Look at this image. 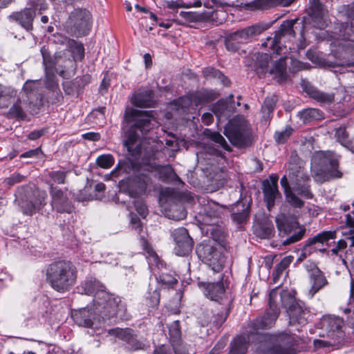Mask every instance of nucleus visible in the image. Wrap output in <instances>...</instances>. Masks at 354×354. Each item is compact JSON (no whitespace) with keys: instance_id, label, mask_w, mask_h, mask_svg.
I'll return each instance as SVG.
<instances>
[{"instance_id":"1","label":"nucleus","mask_w":354,"mask_h":354,"mask_svg":"<svg viewBox=\"0 0 354 354\" xmlns=\"http://www.w3.org/2000/svg\"><path fill=\"white\" fill-rule=\"evenodd\" d=\"M279 300L287 308L290 324L305 325L308 322L309 312L295 301L290 292L284 290L279 295L278 289H272L269 294V309L263 317L250 324L246 330L249 341L257 336L255 339L260 344L257 349L264 354H290L292 346L291 337L286 334L270 335L261 331L274 325L279 314Z\"/></svg>"},{"instance_id":"2","label":"nucleus","mask_w":354,"mask_h":354,"mask_svg":"<svg viewBox=\"0 0 354 354\" xmlns=\"http://www.w3.org/2000/svg\"><path fill=\"white\" fill-rule=\"evenodd\" d=\"M41 88V82L39 80H27L8 114L12 118L24 119L26 112L32 113L39 109L43 105V96L39 92Z\"/></svg>"},{"instance_id":"3","label":"nucleus","mask_w":354,"mask_h":354,"mask_svg":"<svg viewBox=\"0 0 354 354\" xmlns=\"http://www.w3.org/2000/svg\"><path fill=\"white\" fill-rule=\"evenodd\" d=\"M153 111H142L133 109H127L125 111V119L127 122H133L127 133V138L123 145L132 155L139 151L137 142L145 136L151 129Z\"/></svg>"},{"instance_id":"4","label":"nucleus","mask_w":354,"mask_h":354,"mask_svg":"<svg viewBox=\"0 0 354 354\" xmlns=\"http://www.w3.org/2000/svg\"><path fill=\"white\" fill-rule=\"evenodd\" d=\"M46 277L47 282L54 290L66 292L76 282L77 269L71 261L59 260L47 266Z\"/></svg>"},{"instance_id":"5","label":"nucleus","mask_w":354,"mask_h":354,"mask_svg":"<svg viewBox=\"0 0 354 354\" xmlns=\"http://www.w3.org/2000/svg\"><path fill=\"white\" fill-rule=\"evenodd\" d=\"M339 156L332 151H316L311 159V171L314 180L319 183L332 178H339L342 173L338 170Z\"/></svg>"},{"instance_id":"6","label":"nucleus","mask_w":354,"mask_h":354,"mask_svg":"<svg viewBox=\"0 0 354 354\" xmlns=\"http://www.w3.org/2000/svg\"><path fill=\"white\" fill-rule=\"evenodd\" d=\"M310 178L304 171L303 162L297 154L292 153L290 156L288 168V183L291 189L306 198H311L313 194L310 190Z\"/></svg>"},{"instance_id":"7","label":"nucleus","mask_w":354,"mask_h":354,"mask_svg":"<svg viewBox=\"0 0 354 354\" xmlns=\"http://www.w3.org/2000/svg\"><path fill=\"white\" fill-rule=\"evenodd\" d=\"M46 198L44 192L26 187L17 191L15 202L24 214L31 216L46 205Z\"/></svg>"},{"instance_id":"8","label":"nucleus","mask_w":354,"mask_h":354,"mask_svg":"<svg viewBox=\"0 0 354 354\" xmlns=\"http://www.w3.org/2000/svg\"><path fill=\"white\" fill-rule=\"evenodd\" d=\"M203 205V212L201 214V221L205 225L210 226V228L207 230V232L211 233L215 241H219L223 236L224 232L222 227L218 225V223L226 211V207L213 201H207Z\"/></svg>"},{"instance_id":"9","label":"nucleus","mask_w":354,"mask_h":354,"mask_svg":"<svg viewBox=\"0 0 354 354\" xmlns=\"http://www.w3.org/2000/svg\"><path fill=\"white\" fill-rule=\"evenodd\" d=\"M225 135L230 142L239 148L248 145L250 142L249 129L243 115H237L229 120L225 128Z\"/></svg>"},{"instance_id":"10","label":"nucleus","mask_w":354,"mask_h":354,"mask_svg":"<svg viewBox=\"0 0 354 354\" xmlns=\"http://www.w3.org/2000/svg\"><path fill=\"white\" fill-rule=\"evenodd\" d=\"M92 26V16L88 10L75 9L66 22V31L72 35L82 37L88 34Z\"/></svg>"},{"instance_id":"11","label":"nucleus","mask_w":354,"mask_h":354,"mask_svg":"<svg viewBox=\"0 0 354 354\" xmlns=\"http://www.w3.org/2000/svg\"><path fill=\"white\" fill-rule=\"evenodd\" d=\"M297 19L284 21L274 32V37H268L262 43V46L272 49L277 55L286 53L283 52V48L280 46L282 41L286 42L295 37L294 25L297 23Z\"/></svg>"},{"instance_id":"12","label":"nucleus","mask_w":354,"mask_h":354,"mask_svg":"<svg viewBox=\"0 0 354 354\" xmlns=\"http://www.w3.org/2000/svg\"><path fill=\"white\" fill-rule=\"evenodd\" d=\"M94 311L99 313L103 319H110L116 315L120 299L105 290L97 292L93 299Z\"/></svg>"},{"instance_id":"13","label":"nucleus","mask_w":354,"mask_h":354,"mask_svg":"<svg viewBox=\"0 0 354 354\" xmlns=\"http://www.w3.org/2000/svg\"><path fill=\"white\" fill-rule=\"evenodd\" d=\"M276 223L281 236H283L282 234H283V235H288L295 230H297L283 241L284 245H290L299 241L304 235V229H297L299 223L295 217L280 214L276 217Z\"/></svg>"},{"instance_id":"14","label":"nucleus","mask_w":354,"mask_h":354,"mask_svg":"<svg viewBox=\"0 0 354 354\" xmlns=\"http://www.w3.org/2000/svg\"><path fill=\"white\" fill-rule=\"evenodd\" d=\"M196 252L199 258L211 267L214 272H219L222 270L225 261L214 246L209 243L199 245L196 247Z\"/></svg>"},{"instance_id":"15","label":"nucleus","mask_w":354,"mask_h":354,"mask_svg":"<svg viewBox=\"0 0 354 354\" xmlns=\"http://www.w3.org/2000/svg\"><path fill=\"white\" fill-rule=\"evenodd\" d=\"M218 96V93L213 90H203L196 93H190L187 95L179 98L176 104L184 112L189 110V108L194 107L212 101Z\"/></svg>"},{"instance_id":"16","label":"nucleus","mask_w":354,"mask_h":354,"mask_svg":"<svg viewBox=\"0 0 354 354\" xmlns=\"http://www.w3.org/2000/svg\"><path fill=\"white\" fill-rule=\"evenodd\" d=\"M49 193L51 198L50 205L53 210L62 214H71L73 211L74 207L68 198L67 189L62 190L50 184Z\"/></svg>"},{"instance_id":"17","label":"nucleus","mask_w":354,"mask_h":354,"mask_svg":"<svg viewBox=\"0 0 354 354\" xmlns=\"http://www.w3.org/2000/svg\"><path fill=\"white\" fill-rule=\"evenodd\" d=\"M150 181L151 179L147 174L142 170L137 171V173L129 177L126 182L129 196L136 198L145 194Z\"/></svg>"},{"instance_id":"18","label":"nucleus","mask_w":354,"mask_h":354,"mask_svg":"<svg viewBox=\"0 0 354 354\" xmlns=\"http://www.w3.org/2000/svg\"><path fill=\"white\" fill-rule=\"evenodd\" d=\"M308 14L315 27L324 29L328 24V10L320 0H310Z\"/></svg>"},{"instance_id":"19","label":"nucleus","mask_w":354,"mask_h":354,"mask_svg":"<svg viewBox=\"0 0 354 354\" xmlns=\"http://www.w3.org/2000/svg\"><path fill=\"white\" fill-rule=\"evenodd\" d=\"M173 237L176 243L174 250L177 255L185 256L192 251L193 241L185 228L176 229L173 232Z\"/></svg>"},{"instance_id":"20","label":"nucleus","mask_w":354,"mask_h":354,"mask_svg":"<svg viewBox=\"0 0 354 354\" xmlns=\"http://www.w3.org/2000/svg\"><path fill=\"white\" fill-rule=\"evenodd\" d=\"M268 28L269 25L268 24L259 22L237 30L232 33L234 35V37L238 39L239 43L246 44L251 41L253 37L261 35Z\"/></svg>"},{"instance_id":"21","label":"nucleus","mask_w":354,"mask_h":354,"mask_svg":"<svg viewBox=\"0 0 354 354\" xmlns=\"http://www.w3.org/2000/svg\"><path fill=\"white\" fill-rule=\"evenodd\" d=\"M278 176L271 175L270 180H266L263 183V192L264 200L267 203V207L270 209L274 204V200L280 196V193L277 186Z\"/></svg>"},{"instance_id":"22","label":"nucleus","mask_w":354,"mask_h":354,"mask_svg":"<svg viewBox=\"0 0 354 354\" xmlns=\"http://www.w3.org/2000/svg\"><path fill=\"white\" fill-rule=\"evenodd\" d=\"M335 232L332 231H324L314 237L308 239V242L305 245L306 251L308 252V254H311L315 251L324 252L325 249L322 248L320 245H323L324 242L333 239L335 238Z\"/></svg>"},{"instance_id":"23","label":"nucleus","mask_w":354,"mask_h":354,"mask_svg":"<svg viewBox=\"0 0 354 354\" xmlns=\"http://www.w3.org/2000/svg\"><path fill=\"white\" fill-rule=\"evenodd\" d=\"M308 272L311 285L308 294L310 297H313L315 293L328 283V281L322 272L315 265H312V268Z\"/></svg>"},{"instance_id":"24","label":"nucleus","mask_w":354,"mask_h":354,"mask_svg":"<svg viewBox=\"0 0 354 354\" xmlns=\"http://www.w3.org/2000/svg\"><path fill=\"white\" fill-rule=\"evenodd\" d=\"M35 17V11L33 8H24V10L14 12L10 16V19L27 30L32 29V21Z\"/></svg>"},{"instance_id":"25","label":"nucleus","mask_w":354,"mask_h":354,"mask_svg":"<svg viewBox=\"0 0 354 354\" xmlns=\"http://www.w3.org/2000/svg\"><path fill=\"white\" fill-rule=\"evenodd\" d=\"M212 111L221 122L228 120L234 113V108L228 105L225 100H218L212 108Z\"/></svg>"},{"instance_id":"26","label":"nucleus","mask_w":354,"mask_h":354,"mask_svg":"<svg viewBox=\"0 0 354 354\" xmlns=\"http://www.w3.org/2000/svg\"><path fill=\"white\" fill-rule=\"evenodd\" d=\"M281 185L283 188L284 193L287 201L294 207L301 208L304 206V203L291 189L290 184L288 181V177L283 176L281 179Z\"/></svg>"},{"instance_id":"27","label":"nucleus","mask_w":354,"mask_h":354,"mask_svg":"<svg viewBox=\"0 0 354 354\" xmlns=\"http://www.w3.org/2000/svg\"><path fill=\"white\" fill-rule=\"evenodd\" d=\"M269 73L277 82L285 81L287 78L286 57H281L277 62H275L273 66L269 70Z\"/></svg>"},{"instance_id":"28","label":"nucleus","mask_w":354,"mask_h":354,"mask_svg":"<svg viewBox=\"0 0 354 354\" xmlns=\"http://www.w3.org/2000/svg\"><path fill=\"white\" fill-rule=\"evenodd\" d=\"M153 95L151 91L135 94L131 100L132 104L138 107H151L153 104Z\"/></svg>"},{"instance_id":"29","label":"nucleus","mask_w":354,"mask_h":354,"mask_svg":"<svg viewBox=\"0 0 354 354\" xmlns=\"http://www.w3.org/2000/svg\"><path fill=\"white\" fill-rule=\"evenodd\" d=\"M224 294L225 288L223 283L218 282L207 284L205 295L211 300L218 301L219 299H222Z\"/></svg>"},{"instance_id":"30","label":"nucleus","mask_w":354,"mask_h":354,"mask_svg":"<svg viewBox=\"0 0 354 354\" xmlns=\"http://www.w3.org/2000/svg\"><path fill=\"white\" fill-rule=\"evenodd\" d=\"M279 0H254L246 6L252 11H262L279 6Z\"/></svg>"},{"instance_id":"31","label":"nucleus","mask_w":354,"mask_h":354,"mask_svg":"<svg viewBox=\"0 0 354 354\" xmlns=\"http://www.w3.org/2000/svg\"><path fill=\"white\" fill-rule=\"evenodd\" d=\"M306 91L310 97L320 103L328 104L334 100L333 94L325 93L312 86L306 87Z\"/></svg>"},{"instance_id":"32","label":"nucleus","mask_w":354,"mask_h":354,"mask_svg":"<svg viewBox=\"0 0 354 354\" xmlns=\"http://www.w3.org/2000/svg\"><path fill=\"white\" fill-rule=\"evenodd\" d=\"M61 42L62 44L66 43L68 45L75 60H82L83 59L84 48L82 44L66 37H62Z\"/></svg>"},{"instance_id":"33","label":"nucleus","mask_w":354,"mask_h":354,"mask_svg":"<svg viewBox=\"0 0 354 354\" xmlns=\"http://www.w3.org/2000/svg\"><path fill=\"white\" fill-rule=\"evenodd\" d=\"M273 229V225L270 222L266 221L254 226V233L261 239H266L272 236Z\"/></svg>"},{"instance_id":"34","label":"nucleus","mask_w":354,"mask_h":354,"mask_svg":"<svg viewBox=\"0 0 354 354\" xmlns=\"http://www.w3.org/2000/svg\"><path fill=\"white\" fill-rule=\"evenodd\" d=\"M201 6V0H193L187 3H185L182 0L165 1V6L172 10H178L179 8L200 7Z\"/></svg>"},{"instance_id":"35","label":"nucleus","mask_w":354,"mask_h":354,"mask_svg":"<svg viewBox=\"0 0 354 354\" xmlns=\"http://www.w3.org/2000/svg\"><path fill=\"white\" fill-rule=\"evenodd\" d=\"M104 286L95 279L86 281L82 286L84 292L86 295L95 294L94 298L95 297L97 292L104 290Z\"/></svg>"},{"instance_id":"36","label":"nucleus","mask_w":354,"mask_h":354,"mask_svg":"<svg viewBox=\"0 0 354 354\" xmlns=\"http://www.w3.org/2000/svg\"><path fill=\"white\" fill-rule=\"evenodd\" d=\"M248 351V342L245 337H238L232 344L229 354H245Z\"/></svg>"},{"instance_id":"37","label":"nucleus","mask_w":354,"mask_h":354,"mask_svg":"<svg viewBox=\"0 0 354 354\" xmlns=\"http://www.w3.org/2000/svg\"><path fill=\"white\" fill-rule=\"evenodd\" d=\"M75 322L84 327L89 328L93 326V320L88 310L84 309L75 316Z\"/></svg>"},{"instance_id":"38","label":"nucleus","mask_w":354,"mask_h":354,"mask_svg":"<svg viewBox=\"0 0 354 354\" xmlns=\"http://www.w3.org/2000/svg\"><path fill=\"white\" fill-rule=\"evenodd\" d=\"M292 262V259L289 257H284L277 266L274 272L273 273L272 280L274 283H277L279 278L283 274L286 269Z\"/></svg>"},{"instance_id":"39","label":"nucleus","mask_w":354,"mask_h":354,"mask_svg":"<svg viewBox=\"0 0 354 354\" xmlns=\"http://www.w3.org/2000/svg\"><path fill=\"white\" fill-rule=\"evenodd\" d=\"M230 311V307L228 306L222 308L218 310L217 313L212 317V323L216 326H221L227 319Z\"/></svg>"},{"instance_id":"40","label":"nucleus","mask_w":354,"mask_h":354,"mask_svg":"<svg viewBox=\"0 0 354 354\" xmlns=\"http://www.w3.org/2000/svg\"><path fill=\"white\" fill-rule=\"evenodd\" d=\"M205 135L211 140L218 144L224 149L227 151L231 150L230 147L228 145L225 138L219 133L207 130Z\"/></svg>"},{"instance_id":"41","label":"nucleus","mask_w":354,"mask_h":354,"mask_svg":"<svg viewBox=\"0 0 354 354\" xmlns=\"http://www.w3.org/2000/svg\"><path fill=\"white\" fill-rule=\"evenodd\" d=\"M299 116L304 122L311 120H318L321 117V113L316 109H306L299 113Z\"/></svg>"},{"instance_id":"42","label":"nucleus","mask_w":354,"mask_h":354,"mask_svg":"<svg viewBox=\"0 0 354 354\" xmlns=\"http://www.w3.org/2000/svg\"><path fill=\"white\" fill-rule=\"evenodd\" d=\"M109 333L111 335L115 336V337L126 342L127 343L128 342V341L130 339V338L133 335V331L129 328L122 329V328H116L110 330L109 331Z\"/></svg>"},{"instance_id":"43","label":"nucleus","mask_w":354,"mask_h":354,"mask_svg":"<svg viewBox=\"0 0 354 354\" xmlns=\"http://www.w3.org/2000/svg\"><path fill=\"white\" fill-rule=\"evenodd\" d=\"M46 78L44 81L45 87L50 91H55L58 88L56 75L53 70L45 71Z\"/></svg>"},{"instance_id":"44","label":"nucleus","mask_w":354,"mask_h":354,"mask_svg":"<svg viewBox=\"0 0 354 354\" xmlns=\"http://www.w3.org/2000/svg\"><path fill=\"white\" fill-rule=\"evenodd\" d=\"M277 102V98L274 96L267 97L265 99L263 102V105L262 106V112L263 113V116L266 118H269L270 114L272 113L274 109L275 104Z\"/></svg>"},{"instance_id":"45","label":"nucleus","mask_w":354,"mask_h":354,"mask_svg":"<svg viewBox=\"0 0 354 354\" xmlns=\"http://www.w3.org/2000/svg\"><path fill=\"white\" fill-rule=\"evenodd\" d=\"M114 162L115 160L111 154H103L99 156L96 159V164L103 169L111 167Z\"/></svg>"},{"instance_id":"46","label":"nucleus","mask_w":354,"mask_h":354,"mask_svg":"<svg viewBox=\"0 0 354 354\" xmlns=\"http://www.w3.org/2000/svg\"><path fill=\"white\" fill-rule=\"evenodd\" d=\"M128 348L132 351L144 350L146 348L145 341L143 339H138L137 335H133L127 342Z\"/></svg>"},{"instance_id":"47","label":"nucleus","mask_w":354,"mask_h":354,"mask_svg":"<svg viewBox=\"0 0 354 354\" xmlns=\"http://www.w3.org/2000/svg\"><path fill=\"white\" fill-rule=\"evenodd\" d=\"M293 129L290 127H286L284 129L276 131L274 139L279 144L284 143L292 133Z\"/></svg>"},{"instance_id":"48","label":"nucleus","mask_w":354,"mask_h":354,"mask_svg":"<svg viewBox=\"0 0 354 354\" xmlns=\"http://www.w3.org/2000/svg\"><path fill=\"white\" fill-rule=\"evenodd\" d=\"M270 59L271 56L268 53H259L257 55V65L262 70V72L266 73L268 71V64Z\"/></svg>"},{"instance_id":"49","label":"nucleus","mask_w":354,"mask_h":354,"mask_svg":"<svg viewBox=\"0 0 354 354\" xmlns=\"http://www.w3.org/2000/svg\"><path fill=\"white\" fill-rule=\"evenodd\" d=\"M241 44L232 32L225 38V47L229 51L236 52L239 48V44Z\"/></svg>"},{"instance_id":"50","label":"nucleus","mask_w":354,"mask_h":354,"mask_svg":"<svg viewBox=\"0 0 354 354\" xmlns=\"http://www.w3.org/2000/svg\"><path fill=\"white\" fill-rule=\"evenodd\" d=\"M160 281L166 288H172L178 282L177 279L170 273H162L160 275Z\"/></svg>"},{"instance_id":"51","label":"nucleus","mask_w":354,"mask_h":354,"mask_svg":"<svg viewBox=\"0 0 354 354\" xmlns=\"http://www.w3.org/2000/svg\"><path fill=\"white\" fill-rule=\"evenodd\" d=\"M335 136L337 140L344 146H346L349 143L348 133L344 127L336 129Z\"/></svg>"},{"instance_id":"52","label":"nucleus","mask_w":354,"mask_h":354,"mask_svg":"<svg viewBox=\"0 0 354 354\" xmlns=\"http://www.w3.org/2000/svg\"><path fill=\"white\" fill-rule=\"evenodd\" d=\"M41 53L43 57V64L45 66V71L53 70L55 64L50 53L45 47H42L41 48Z\"/></svg>"},{"instance_id":"53","label":"nucleus","mask_w":354,"mask_h":354,"mask_svg":"<svg viewBox=\"0 0 354 354\" xmlns=\"http://www.w3.org/2000/svg\"><path fill=\"white\" fill-rule=\"evenodd\" d=\"M221 152L214 148L207 147L204 149V151H201L196 153L197 158L199 160L200 159H209V156H221Z\"/></svg>"},{"instance_id":"54","label":"nucleus","mask_w":354,"mask_h":354,"mask_svg":"<svg viewBox=\"0 0 354 354\" xmlns=\"http://www.w3.org/2000/svg\"><path fill=\"white\" fill-rule=\"evenodd\" d=\"M66 173L64 171H53L48 174L52 180L57 184H64L66 180Z\"/></svg>"},{"instance_id":"55","label":"nucleus","mask_w":354,"mask_h":354,"mask_svg":"<svg viewBox=\"0 0 354 354\" xmlns=\"http://www.w3.org/2000/svg\"><path fill=\"white\" fill-rule=\"evenodd\" d=\"M249 216V207L242 209L241 212H234L232 214V219L238 223H243Z\"/></svg>"},{"instance_id":"56","label":"nucleus","mask_w":354,"mask_h":354,"mask_svg":"<svg viewBox=\"0 0 354 354\" xmlns=\"http://www.w3.org/2000/svg\"><path fill=\"white\" fill-rule=\"evenodd\" d=\"M197 318L201 326H204L209 322H212V318L210 319V313L207 310H201L198 313Z\"/></svg>"},{"instance_id":"57","label":"nucleus","mask_w":354,"mask_h":354,"mask_svg":"<svg viewBox=\"0 0 354 354\" xmlns=\"http://www.w3.org/2000/svg\"><path fill=\"white\" fill-rule=\"evenodd\" d=\"M160 178L167 179L172 176L174 174L172 167L170 165L162 166L158 169Z\"/></svg>"},{"instance_id":"58","label":"nucleus","mask_w":354,"mask_h":354,"mask_svg":"<svg viewBox=\"0 0 354 354\" xmlns=\"http://www.w3.org/2000/svg\"><path fill=\"white\" fill-rule=\"evenodd\" d=\"M134 206L137 212L143 218H145L147 214V208L145 204L141 201H136Z\"/></svg>"},{"instance_id":"59","label":"nucleus","mask_w":354,"mask_h":354,"mask_svg":"<svg viewBox=\"0 0 354 354\" xmlns=\"http://www.w3.org/2000/svg\"><path fill=\"white\" fill-rule=\"evenodd\" d=\"M26 176L20 174H14L10 176L9 178H6V182L10 185L12 186L16 183H19L24 180Z\"/></svg>"},{"instance_id":"60","label":"nucleus","mask_w":354,"mask_h":354,"mask_svg":"<svg viewBox=\"0 0 354 354\" xmlns=\"http://www.w3.org/2000/svg\"><path fill=\"white\" fill-rule=\"evenodd\" d=\"M328 324L330 330L335 333H340L342 321L340 319H329L327 320Z\"/></svg>"},{"instance_id":"61","label":"nucleus","mask_w":354,"mask_h":354,"mask_svg":"<svg viewBox=\"0 0 354 354\" xmlns=\"http://www.w3.org/2000/svg\"><path fill=\"white\" fill-rule=\"evenodd\" d=\"M204 75L207 77H223V74L218 70L214 68H206L203 70Z\"/></svg>"},{"instance_id":"62","label":"nucleus","mask_w":354,"mask_h":354,"mask_svg":"<svg viewBox=\"0 0 354 354\" xmlns=\"http://www.w3.org/2000/svg\"><path fill=\"white\" fill-rule=\"evenodd\" d=\"M17 96V91L11 87L5 88L0 92V98H12Z\"/></svg>"},{"instance_id":"63","label":"nucleus","mask_w":354,"mask_h":354,"mask_svg":"<svg viewBox=\"0 0 354 354\" xmlns=\"http://www.w3.org/2000/svg\"><path fill=\"white\" fill-rule=\"evenodd\" d=\"M160 295L157 290L153 291L149 298V306L156 307L159 304Z\"/></svg>"},{"instance_id":"64","label":"nucleus","mask_w":354,"mask_h":354,"mask_svg":"<svg viewBox=\"0 0 354 354\" xmlns=\"http://www.w3.org/2000/svg\"><path fill=\"white\" fill-rule=\"evenodd\" d=\"M45 132L46 130L44 129L33 131L28 134V138L32 140H37L41 136H42L45 133Z\"/></svg>"}]
</instances>
